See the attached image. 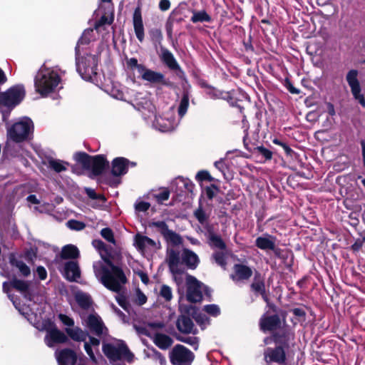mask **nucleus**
Returning a JSON list of instances; mask_svg holds the SVG:
<instances>
[{
	"instance_id": "obj_1",
	"label": "nucleus",
	"mask_w": 365,
	"mask_h": 365,
	"mask_svg": "<svg viewBox=\"0 0 365 365\" xmlns=\"http://www.w3.org/2000/svg\"><path fill=\"white\" fill-rule=\"evenodd\" d=\"M102 258L108 267L103 264L99 267L94 266L95 274L106 288L113 292H119L128 282V279L123 269L114 264L110 257Z\"/></svg>"
},
{
	"instance_id": "obj_2",
	"label": "nucleus",
	"mask_w": 365,
	"mask_h": 365,
	"mask_svg": "<svg viewBox=\"0 0 365 365\" xmlns=\"http://www.w3.org/2000/svg\"><path fill=\"white\" fill-rule=\"evenodd\" d=\"M73 158L84 170L90 172L88 177L91 179L102 175L110 167L109 161L103 154L90 155L79 151L74 154Z\"/></svg>"
},
{
	"instance_id": "obj_3",
	"label": "nucleus",
	"mask_w": 365,
	"mask_h": 365,
	"mask_svg": "<svg viewBox=\"0 0 365 365\" xmlns=\"http://www.w3.org/2000/svg\"><path fill=\"white\" fill-rule=\"evenodd\" d=\"M75 57L76 71L81 78L86 81L98 82V55L87 53L81 56V51L78 50V48H75Z\"/></svg>"
},
{
	"instance_id": "obj_4",
	"label": "nucleus",
	"mask_w": 365,
	"mask_h": 365,
	"mask_svg": "<svg viewBox=\"0 0 365 365\" xmlns=\"http://www.w3.org/2000/svg\"><path fill=\"white\" fill-rule=\"evenodd\" d=\"M34 123L29 117H24L7 127L6 137L8 140L20 143L30 140L34 132Z\"/></svg>"
},
{
	"instance_id": "obj_5",
	"label": "nucleus",
	"mask_w": 365,
	"mask_h": 365,
	"mask_svg": "<svg viewBox=\"0 0 365 365\" xmlns=\"http://www.w3.org/2000/svg\"><path fill=\"white\" fill-rule=\"evenodd\" d=\"M61 82V77L53 71H44L38 72L34 79L36 91L41 96H47L54 91Z\"/></svg>"
},
{
	"instance_id": "obj_6",
	"label": "nucleus",
	"mask_w": 365,
	"mask_h": 365,
	"mask_svg": "<svg viewBox=\"0 0 365 365\" xmlns=\"http://www.w3.org/2000/svg\"><path fill=\"white\" fill-rule=\"evenodd\" d=\"M25 96L26 91L24 85L13 86L6 91L0 93V108L4 107L12 110L21 103Z\"/></svg>"
},
{
	"instance_id": "obj_7",
	"label": "nucleus",
	"mask_w": 365,
	"mask_h": 365,
	"mask_svg": "<svg viewBox=\"0 0 365 365\" xmlns=\"http://www.w3.org/2000/svg\"><path fill=\"white\" fill-rule=\"evenodd\" d=\"M287 312L281 311V314L269 313L267 311L259 320V329L264 332H270L271 334L282 328V324L286 325Z\"/></svg>"
},
{
	"instance_id": "obj_8",
	"label": "nucleus",
	"mask_w": 365,
	"mask_h": 365,
	"mask_svg": "<svg viewBox=\"0 0 365 365\" xmlns=\"http://www.w3.org/2000/svg\"><path fill=\"white\" fill-rule=\"evenodd\" d=\"M102 350L110 361H116L123 357L128 362L130 363L134 359V354L123 341H121L117 346L110 343L103 344Z\"/></svg>"
},
{
	"instance_id": "obj_9",
	"label": "nucleus",
	"mask_w": 365,
	"mask_h": 365,
	"mask_svg": "<svg viewBox=\"0 0 365 365\" xmlns=\"http://www.w3.org/2000/svg\"><path fill=\"white\" fill-rule=\"evenodd\" d=\"M195 354L181 344L175 345L170 353V360L173 365H191Z\"/></svg>"
},
{
	"instance_id": "obj_10",
	"label": "nucleus",
	"mask_w": 365,
	"mask_h": 365,
	"mask_svg": "<svg viewBox=\"0 0 365 365\" xmlns=\"http://www.w3.org/2000/svg\"><path fill=\"white\" fill-rule=\"evenodd\" d=\"M162 63L180 80H185L186 75L173 53L166 48H161L160 56Z\"/></svg>"
},
{
	"instance_id": "obj_11",
	"label": "nucleus",
	"mask_w": 365,
	"mask_h": 365,
	"mask_svg": "<svg viewBox=\"0 0 365 365\" xmlns=\"http://www.w3.org/2000/svg\"><path fill=\"white\" fill-rule=\"evenodd\" d=\"M187 300L191 303L200 302L202 300L201 282L194 276L189 274L186 275Z\"/></svg>"
},
{
	"instance_id": "obj_12",
	"label": "nucleus",
	"mask_w": 365,
	"mask_h": 365,
	"mask_svg": "<svg viewBox=\"0 0 365 365\" xmlns=\"http://www.w3.org/2000/svg\"><path fill=\"white\" fill-rule=\"evenodd\" d=\"M45 329L46 335L44 340L49 347H52L56 344H64L68 341V336L52 322H48V325L45 327Z\"/></svg>"
},
{
	"instance_id": "obj_13",
	"label": "nucleus",
	"mask_w": 365,
	"mask_h": 365,
	"mask_svg": "<svg viewBox=\"0 0 365 365\" xmlns=\"http://www.w3.org/2000/svg\"><path fill=\"white\" fill-rule=\"evenodd\" d=\"M359 72L356 69L350 70L346 76V80L351 88V93L355 100H356L362 107L365 108V98L361 93V88L358 79Z\"/></svg>"
},
{
	"instance_id": "obj_14",
	"label": "nucleus",
	"mask_w": 365,
	"mask_h": 365,
	"mask_svg": "<svg viewBox=\"0 0 365 365\" xmlns=\"http://www.w3.org/2000/svg\"><path fill=\"white\" fill-rule=\"evenodd\" d=\"M294 338V332L286 324L281 329L274 331L270 336V340L276 346H281L282 348L289 349V344Z\"/></svg>"
},
{
	"instance_id": "obj_15",
	"label": "nucleus",
	"mask_w": 365,
	"mask_h": 365,
	"mask_svg": "<svg viewBox=\"0 0 365 365\" xmlns=\"http://www.w3.org/2000/svg\"><path fill=\"white\" fill-rule=\"evenodd\" d=\"M141 78L143 81H148L152 84H160L161 86L173 88L174 83L167 78L161 72L153 71L150 68L145 67V70L140 73Z\"/></svg>"
},
{
	"instance_id": "obj_16",
	"label": "nucleus",
	"mask_w": 365,
	"mask_h": 365,
	"mask_svg": "<svg viewBox=\"0 0 365 365\" xmlns=\"http://www.w3.org/2000/svg\"><path fill=\"white\" fill-rule=\"evenodd\" d=\"M250 290L256 295H260L264 302L267 301V297L269 295V292L267 291L264 277L262 274L255 271L253 280L250 284Z\"/></svg>"
},
{
	"instance_id": "obj_17",
	"label": "nucleus",
	"mask_w": 365,
	"mask_h": 365,
	"mask_svg": "<svg viewBox=\"0 0 365 365\" xmlns=\"http://www.w3.org/2000/svg\"><path fill=\"white\" fill-rule=\"evenodd\" d=\"M232 269L233 273L230 277L234 282L248 280L253 274L252 268L244 264H235Z\"/></svg>"
},
{
	"instance_id": "obj_18",
	"label": "nucleus",
	"mask_w": 365,
	"mask_h": 365,
	"mask_svg": "<svg viewBox=\"0 0 365 365\" xmlns=\"http://www.w3.org/2000/svg\"><path fill=\"white\" fill-rule=\"evenodd\" d=\"M58 365H76L78 356L76 351L69 348H64L56 352Z\"/></svg>"
},
{
	"instance_id": "obj_19",
	"label": "nucleus",
	"mask_w": 365,
	"mask_h": 365,
	"mask_svg": "<svg viewBox=\"0 0 365 365\" xmlns=\"http://www.w3.org/2000/svg\"><path fill=\"white\" fill-rule=\"evenodd\" d=\"M133 24L137 39L140 43L143 42L145 39V29L140 6H138L134 10L133 14Z\"/></svg>"
},
{
	"instance_id": "obj_20",
	"label": "nucleus",
	"mask_w": 365,
	"mask_h": 365,
	"mask_svg": "<svg viewBox=\"0 0 365 365\" xmlns=\"http://www.w3.org/2000/svg\"><path fill=\"white\" fill-rule=\"evenodd\" d=\"M130 160L124 157L115 158L111 162L110 173L114 177H120L128 171Z\"/></svg>"
},
{
	"instance_id": "obj_21",
	"label": "nucleus",
	"mask_w": 365,
	"mask_h": 365,
	"mask_svg": "<svg viewBox=\"0 0 365 365\" xmlns=\"http://www.w3.org/2000/svg\"><path fill=\"white\" fill-rule=\"evenodd\" d=\"M86 324L90 331L98 336H101L103 331L108 330L101 318L98 315L89 314Z\"/></svg>"
},
{
	"instance_id": "obj_22",
	"label": "nucleus",
	"mask_w": 365,
	"mask_h": 365,
	"mask_svg": "<svg viewBox=\"0 0 365 365\" xmlns=\"http://www.w3.org/2000/svg\"><path fill=\"white\" fill-rule=\"evenodd\" d=\"M287 349L281 346H276L274 348H267L264 353L265 358H269V362H275L279 364H284L287 360Z\"/></svg>"
},
{
	"instance_id": "obj_23",
	"label": "nucleus",
	"mask_w": 365,
	"mask_h": 365,
	"mask_svg": "<svg viewBox=\"0 0 365 365\" xmlns=\"http://www.w3.org/2000/svg\"><path fill=\"white\" fill-rule=\"evenodd\" d=\"M168 264L170 272L173 274H182L184 270L178 267L180 263V252L174 249L168 250Z\"/></svg>"
},
{
	"instance_id": "obj_24",
	"label": "nucleus",
	"mask_w": 365,
	"mask_h": 365,
	"mask_svg": "<svg viewBox=\"0 0 365 365\" xmlns=\"http://www.w3.org/2000/svg\"><path fill=\"white\" fill-rule=\"evenodd\" d=\"M195 324L188 315L181 314L176 321V327L178 330L185 334L191 333L196 334V331H193Z\"/></svg>"
},
{
	"instance_id": "obj_25",
	"label": "nucleus",
	"mask_w": 365,
	"mask_h": 365,
	"mask_svg": "<svg viewBox=\"0 0 365 365\" xmlns=\"http://www.w3.org/2000/svg\"><path fill=\"white\" fill-rule=\"evenodd\" d=\"M64 277L69 282H76L81 277V271L77 262L71 260L65 263Z\"/></svg>"
},
{
	"instance_id": "obj_26",
	"label": "nucleus",
	"mask_w": 365,
	"mask_h": 365,
	"mask_svg": "<svg viewBox=\"0 0 365 365\" xmlns=\"http://www.w3.org/2000/svg\"><path fill=\"white\" fill-rule=\"evenodd\" d=\"M182 263L190 269H195L197 267L200 260L198 256L192 250L185 248L182 253Z\"/></svg>"
},
{
	"instance_id": "obj_27",
	"label": "nucleus",
	"mask_w": 365,
	"mask_h": 365,
	"mask_svg": "<svg viewBox=\"0 0 365 365\" xmlns=\"http://www.w3.org/2000/svg\"><path fill=\"white\" fill-rule=\"evenodd\" d=\"M12 284L13 289L21 292L26 300L32 301L33 295L30 291V284L29 282L14 277L12 279Z\"/></svg>"
},
{
	"instance_id": "obj_28",
	"label": "nucleus",
	"mask_w": 365,
	"mask_h": 365,
	"mask_svg": "<svg viewBox=\"0 0 365 365\" xmlns=\"http://www.w3.org/2000/svg\"><path fill=\"white\" fill-rule=\"evenodd\" d=\"M276 237L273 235H267V237H258L255 240V246L262 250H274Z\"/></svg>"
},
{
	"instance_id": "obj_29",
	"label": "nucleus",
	"mask_w": 365,
	"mask_h": 365,
	"mask_svg": "<svg viewBox=\"0 0 365 365\" xmlns=\"http://www.w3.org/2000/svg\"><path fill=\"white\" fill-rule=\"evenodd\" d=\"M153 342L160 349L165 350L172 346L173 340L167 334L156 333L153 338Z\"/></svg>"
},
{
	"instance_id": "obj_30",
	"label": "nucleus",
	"mask_w": 365,
	"mask_h": 365,
	"mask_svg": "<svg viewBox=\"0 0 365 365\" xmlns=\"http://www.w3.org/2000/svg\"><path fill=\"white\" fill-rule=\"evenodd\" d=\"M68 336L76 341H85L88 336V333L83 331L80 327L66 328L65 329Z\"/></svg>"
},
{
	"instance_id": "obj_31",
	"label": "nucleus",
	"mask_w": 365,
	"mask_h": 365,
	"mask_svg": "<svg viewBox=\"0 0 365 365\" xmlns=\"http://www.w3.org/2000/svg\"><path fill=\"white\" fill-rule=\"evenodd\" d=\"M9 263L11 266L17 267L24 277H28L30 275L31 269L29 267L27 266L23 261L17 259L14 254L10 255Z\"/></svg>"
},
{
	"instance_id": "obj_32",
	"label": "nucleus",
	"mask_w": 365,
	"mask_h": 365,
	"mask_svg": "<svg viewBox=\"0 0 365 365\" xmlns=\"http://www.w3.org/2000/svg\"><path fill=\"white\" fill-rule=\"evenodd\" d=\"M79 256V250L75 245H67L63 247L61 257L64 259H76Z\"/></svg>"
},
{
	"instance_id": "obj_33",
	"label": "nucleus",
	"mask_w": 365,
	"mask_h": 365,
	"mask_svg": "<svg viewBox=\"0 0 365 365\" xmlns=\"http://www.w3.org/2000/svg\"><path fill=\"white\" fill-rule=\"evenodd\" d=\"M75 299L78 306L83 309H88L93 303L91 296L83 292L77 293Z\"/></svg>"
},
{
	"instance_id": "obj_34",
	"label": "nucleus",
	"mask_w": 365,
	"mask_h": 365,
	"mask_svg": "<svg viewBox=\"0 0 365 365\" xmlns=\"http://www.w3.org/2000/svg\"><path fill=\"white\" fill-rule=\"evenodd\" d=\"M208 244L212 249H218L222 251L227 250V245L220 235H211L208 238Z\"/></svg>"
},
{
	"instance_id": "obj_35",
	"label": "nucleus",
	"mask_w": 365,
	"mask_h": 365,
	"mask_svg": "<svg viewBox=\"0 0 365 365\" xmlns=\"http://www.w3.org/2000/svg\"><path fill=\"white\" fill-rule=\"evenodd\" d=\"M192 16L190 19V21L193 24H196L198 22H207L210 23L212 21L211 16L207 13L205 10L201 11H195L192 10Z\"/></svg>"
},
{
	"instance_id": "obj_36",
	"label": "nucleus",
	"mask_w": 365,
	"mask_h": 365,
	"mask_svg": "<svg viewBox=\"0 0 365 365\" xmlns=\"http://www.w3.org/2000/svg\"><path fill=\"white\" fill-rule=\"evenodd\" d=\"M48 168L57 173L66 171L67 170L66 165H68V163L51 158L48 160Z\"/></svg>"
},
{
	"instance_id": "obj_37",
	"label": "nucleus",
	"mask_w": 365,
	"mask_h": 365,
	"mask_svg": "<svg viewBox=\"0 0 365 365\" xmlns=\"http://www.w3.org/2000/svg\"><path fill=\"white\" fill-rule=\"evenodd\" d=\"M189 92L187 91H183L178 110V115L180 117H183L187 113L189 106Z\"/></svg>"
},
{
	"instance_id": "obj_38",
	"label": "nucleus",
	"mask_w": 365,
	"mask_h": 365,
	"mask_svg": "<svg viewBox=\"0 0 365 365\" xmlns=\"http://www.w3.org/2000/svg\"><path fill=\"white\" fill-rule=\"evenodd\" d=\"M164 239L174 246L180 245L182 243L181 236L172 230H168L163 235Z\"/></svg>"
},
{
	"instance_id": "obj_39",
	"label": "nucleus",
	"mask_w": 365,
	"mask_h": 365,
	"mask_svg": "<svg viewBox=\"0 0 365 365\" xmlns=\"http://www.w3.org/2000/svg\"><path fill=\"white\" fill-rule=\"evenodd\" d=\"M252 152L253 154L260 155L262 158H263L264 162L271 160L272 159V151L264 147L263 145L254 147Z\"/></svg>"
},
{
	"instance_id": "obj_40",
	"label": "nucleus",
	"mask_w": 365,
	"mask_h": 365,
	"mask_svg": "<svg viewBox=\"0 0 365 365\" xmlns=\"http://www.w3.org/2000/svg\"><path fill=\"white\" fill-rule=\"evenodd\" d=\"M183 12L184 9L180 7L175 8L170 13L168 20H169L173 24H180L184 21L185 18L186 17V16L183 14Z\"/></svg>"
},
{
	"instance_id": "obj_41",
	"label": "nucleus",
	"mask_w": 365,
	"mask_h": 365,
	"mask_svg": "<svg viewBox=\"0 0 365 365\" xmlns=\"http://www.w3.org/2000/svg\"><path fill=\"white\" fill-rule=\"evenodd\" d=\"M93 29H86L83 32L81 38L78 39L75 48H78V50L80 51L81 46L88 45L91 41L92 37H93Z\"/></svg>"
},
{
	"instance_id": "obj_42",
	"label": "nucleus",
	"mask_w": 365,
	"mask_h": 365,
	"mask_svg": "<svg viewBox=\"0 0 365 365\" xmlns=\"http://www.w3.org/2000/svg\"><path fill=\"white\" fill-rule=\"evenodd\" d=\"M212 258L219 266H220L223 269L226 268L227 260L226 255L224 251L220 250L214 252L212 255Z\"/></svg>"
},
{
	"instance_id": "obj_43",
	"label": "nucleus",
	"mask_w": 365,
	"mask_h": 365,
	"mask_svg": "<svg viewBox=\"0 0 365 365\" xmlns=\"http://www.w3.org/2000/svg\"><path fill=\"white\" fill-rule=\"evenodd\" d=\"M118 295L115 297V300L125 312H129L131 308V306L129 302L127 300V297L124 292L121 293V290L119 292H117Z\"/></svg>"
},
{
	"instance_id": "obj_44",
	"label": "nucleus",
	"mask_w": 365,
	"mask_h": 365,
	"mask_svg": "<svg viewBox=\"0 0 365 365\" xmlns=\"http://www.w3.org/2000/svg\"><path fill=\"white\" fill-rule=\"evenodd\" d=\"M84 192L87 195V196L92 200H99L103 202H106L107 201V198L103 194L96 193L95 190L91 187H85Z\"/></svg>"
},
{
	"instance_id": "obj_45",
	"label": "nucleus",
	"mask_w": 365,
	"mask_h": 365,
	"mask_svg": "<svg viewBox=\"0 0 365 365\" xmlns=\"http://www.w3.org/2000/svg\"><path fill=\"white\" fill-rule=\"evenodd\" d=\"M175 339L181 342L187 344L190 346H195V349H197L198 346V339L195 336H183L180 334H176Z\"/></svg>"
},
{
	"instance_id": "obj_46",
	"label": "nucleus",
	"mask_w": 365,
	"mask_h": 365,
	"mask_svg": "<svg viewBox=\"0 0 365 365\" xmlns=\"http://www.w3.org/2000/svg\"><path fill=\"white\" fill-rule=\"evenodd\" d=\"M149 35H150L151 41L155 44H156V43L160 44L163 38L161 30L160 29H157V28L151 29L149 31Z\"/></svg>"
},
{
	"instance_id": "obj_47",
	"label": "nucleus",
	"mask_w": 365,
	"mask_h": 365,
	"mask_svg": "<svg viewBox=\"0 0 365 365\" xmlns=\"http://www.w3.org/2000/svg\"><path fill=\"white\" fill-rule=\"evenodd\" d=\"M272 143L275 145L281 146L283 148L287 156L293 158V156L296 155V153L289 147V145L287 143L282 141L277 138H274L272 140Z\"/></svg>"
},
{
	"instance_id": "obj_48",
	"label": "nucleus",
	"mask_w": 365,
	"mask_h": 365,
	"mask_svg": "<svg viewBox=\"0 0 365 365\" xmlns=\"http://www.w3.org/2000/svg\"><path fill=\"white\" fill-rule=\"evenodd\" d=\"M203 310L212 317H216L220 314V307L215 304L205 305Z\"/></svg>"
},
{
	"instance_id": "obj_49",
	"label": "nucleus",
	"mask_w": 365,
	"mask_h": 365,
	"mask_svg": "<svg viewBox=\"0 0 365 365\" xmlns=\"http://www.w3.org/2000/svg\"><path fill=\"white\" fill-rule=\"evenodd\" d=\"M126 63L128 67L131 69H133L134 68H137L139 73H141V72L145 70V66L138 63L136 58H130V59H128Z\"/></svg>"
},
{
	"instance_id": "obj_50",
	"label": "nucleus",
	"mask_w": 365,
	"mask_h": 365,
	"mask_svg": "<svg viewBox=\"0 0 365 365\" xmlns=\"http://www.w3.org/2000/svg\"><path fill=\"white\" fill-rule=\"evenodd\" d=\"M67 226L71 230L81 231L86 227V224L76 220H70L67 222Z\"/></svg>"
},
{
	"instance_id": "obj_51",
	"label": "nucleus",
	"mask_w": 365,
	"mask_h": 365,
	"mask_svg": "<svg viewBox=\"0 0 365 365\" xmlns=\"http://www.w3.org/2000/svg\"><path fill=\"white\" fill-rule=\"evenodd\" d=\"M160 296L164 298L166 302H170L173 298L171 288L166 284H163L160 288Z\"/></svg>"
},
{
	"instance_id": "obj_52",
	"label": "nucleus",
	"mask_w": 365,
	"mask_h": 365,
	"mask_svg": "<svg viewBox=\"0 0 365 365\" xmlns=\"http://www.w3.org/2000/svg\"><path fill=\"white\" fill-rule=\"evenodd\" d=\"M149 227L158 228L159 232L163 235L168 230V225L165 221H153L149 222Z\"/></svg>"
},
{
	"instance_id": "obj_53",
	"label": "nucleus",
	"mask_w": 365,
	"mask_h": 365,
	"mask_svg": "<svg viewBox=\"0 0 365 365\" xmlns=\"http://www.w3.org/2000/svg\"><path fill=\"white\" fill-rule=\"evenodd\" d=\"M113 21V17L112 16L110 19H108V17L106 15H103L100 19H98V21H96L95 22V24H94V29L96 30V31H98V29L106 25V24H108V25H110Z\"/></svg>"
},
{
	"instance_id": "obj_54",
	"label": "nucleus",
	"mask_w": 365,
	"mask_h": 365,
	"mask_svg": "<svg viewBox=\"0 0 365 365\" xmlns=\"http://www.w3.org/2000/svg\"><path fill=\"white\" fill-rule=\"evenodd\" d=\"M101 236L108 242L115 243V237L113 230L109 227L103 228L101 231Z\"/></svg>"
},
{
	"instance_id": "obj_55",
	"label": "nucleus",
	"mask_w": 365,
	"mask_h": 365,
	"mask_svg": "<svg viewBox=\"0 0 365 365\" xmlns=\"http://www.w3.org/2000/svg\"><path fill=\"white\" fill-rule=\"evenodd\" d=\"M170 195V190L168 188H165L162 192L154 195V197L158 203H162L163 201L169 199Z\"/></svg>"
},
{
	"instance_id": "obj_56",
	"label": "nucleus",
	"mask_w": 365,
	"mask_h": 365,
	"mask_svg": "<svg viewBox=\"0 0 365 365\" xmlns=\"http://www.w3.org/2000/svg\"><path fill=\"white\" fill-rule=\"evenodd\" d=\"M148 298L146 295L139 289H136V299L134 300V303L138 306H142L146 303Z\"/></svg>"
},
{
	"instance_id": "obj_57",
	"label": "nucleus",
	"mask_w": 365,
	"mask_h": 365,
	"mask_svg": "<svg viewBox=\"0 0 365 365\" xmlns=\"http://www.w3.org/2000/svg\"><path fill=\"white\" fill-rule=\"evenodd\" d=\"M219 192L220 188L215 184H211L210 186L205 187V195L208 200H212L215 195V191Z\"/></svg>"
},
{
	"instance_id": "obj_58",
	"label": "nucleus",
	"mask_w": 365,
	"mask_h": 365,
	"mask_svg": "<svg viewBox=\"0 0 365 365\" xmlns=\"http://www.w3.org/2000/svg\"><path fill=\"white\" fill-rule=\"evenodd\" d=\"M135 242L138 250L143 251L146 247V242L145 240V236L140 234H137L135 236Z\"/></svg>"
},
{
	"instance_id": "obj_59",
	"label": "nucleus",
	"mask_w": 365,
	"mask_h": 365,
	"mask_svg": "<svg viewBox=\"0 0 365 365\" xmlns=\"http://www.w3.org/2000/svg\"><path fill=\"white\" fill-rule=\"evenodd\" d=\"M208 96L213 99L221 98L222 95L226 96L225 91H220L214 87H212L207 92Z\"/></svg>"
},
{
	"instance_id": "obj_60",
	"label": "nucleus",
	"mask_w": 365,
	"mask_h": 365,
	"mask_svg": "<svg viewBox=\"0 0 365 365\" xmlns=\"http://www.w3.org/2000/svg\"><path fill=\"white\" fill-rule=\"evenodd\" d=\"M153 359L158 361L160 365H166V359L165 356L155 348L152 349Z\"/></svg>"
},
{
	"instance_id": "obj_61",
	"label": "nucleus",
	"mask_w": 365,
	"mask_h": 365,
	"mask_svg": "<svg viewBox=\"0 0 365 365\" xmlns=\"http://www.w3.org/2000/svg\"><path fill=\"white\" fill-rule=\"evenodd\" d=\"M271 250L274 252V256L279 259L285 260L288 257L287 252H284L281 248L276 247L275 245H274V250Z\"/></svg>"
},
{
	"instance_id": "obj_62",
	"label": "nucleus",
	"mask_w": 365,
	"mask_h": 365,
	"mask_svg": "<svg viewBox=\"0 0 365 365\" xmlns=\"http://www.w3.org/2000/svg\"><path fill=\"white\" fill-rule=\"evenodd\" d=\"M194 215L200 224H203L207 220L206 214L201 207L197 209Z\"/></svg>"
},
{
	"instance_id": "obj_63",
	"label": "nucleus",
	"mask_w": 365,
	"mask_h": 365,
	"mask_svg": "<svg viewBox=\"0 0 365 365\" xmlns=\"http://www.w3.org/2000/svg\"><path fill=\"white\" fill-rule=\"evenodd\" d=\"M150 207V204L145 201H140L135 204V209L137 212H146Z\"/></svg>"
},
{
	"instance_id": "obj_64",
	"label": "nucleus",
	"mask_w": 365,
	"mask_h": 365,
	"mask_svg": "<svg viewBox=\"0 0 365 365\" xmlns=\"http://www.w3.org/2000/svg\"><path fill=\"white\" fill-rule=\"evenodd\" d=\"M210 175L208 171L200 170L197 173L195 178L198 182L208 181L210 180Z\"/></svg>"
}]
</instances>
